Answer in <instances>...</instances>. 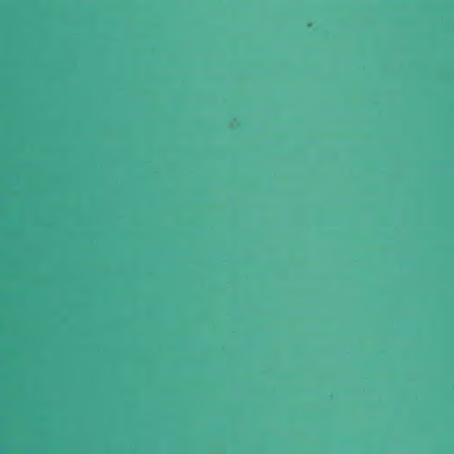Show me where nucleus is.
Instances as JSON below:
<instances>
[{
	"label": "nucleus",
	"mask_w": 454,
	"mask_h": 454,
	"mask_svg": "<svg viewBox=\"0 0 454 454\" xmlns=\"http://www.w3.org/2000/svg\"><path fill=\"white\" fill-rule=\"evenodd\" d=\"M433 312H454V310H434Z\"/></svg>",
	"instance_id": "1"
}]
</instances>
